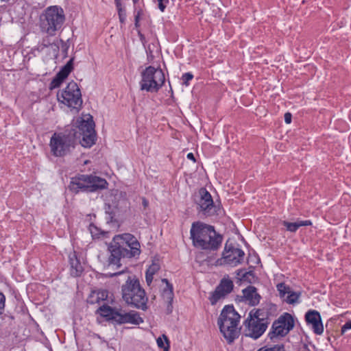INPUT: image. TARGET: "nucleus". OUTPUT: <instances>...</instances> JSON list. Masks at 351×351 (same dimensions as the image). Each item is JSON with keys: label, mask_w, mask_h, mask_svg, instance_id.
<instances>
[{"label": "nucleus", "mask_w": 351, "mask_h": 351, "mask_svg": "<svg viewBox=\"0 0 351 351\" xmlns=\"http://www.w3.org/2000/svg\"><path fill=\"white\" fill-rule=\"evenodd\" d=\"M118 317V324H125V323H131L133 324H139L143 322V319L140 317L139 314L134 311H131L129 313H122L121 312L120 315H117V318Z\"/></svg>", "instance_id": "obj_21"}, {"label": "nucleus", "mask_w": 351, "mask_h": 351, "mask_svg": "<svg viewBox=\"0 0 351 351\" xmlns=\"http://www.w3.org/2000/svg\"><path fill=\"white\" fill-rule=\"evenodd\" d=\"M108 292L106 290L93 291L88 297L87 302L90 304H99L107 300Z\"/></svg>", "instance_id": "obj_25"}, {"label": "nucleus", "mask_w": 351, "mask_h": 351, "mask_svg": "<svg viewBox=\"0 0 351 351\" xmlns=\"http://www.w3.org/2000/svg\"><path fill=\"white\" fill-rule=\"evenodd\" d=\"M282 224L286 227L288 231L291 232H295L300 227L311 226L312 222L310 220L298 221L295 222L283 221Z\"/></svg>", "instance_id": "obj_26"}, {"label": "nucleus", "mask_w": 351, "mask_h": 351, "mask_svg": "<svg viewBox=\"0 0 351 351\" xmlns=\"http://www.w3.org/2000/svg\"><path fill=\"white\" fill-rule=\"evenodd\" d=\"M121 294L128 305L143 311L147 309L148 298L135 276H128L125 284L121 287Z\"/></svg>", "instance_id": "obj_3"}, {"label": "nucleus", "mask_w": 351, "mask_h": 351, "mask_svg": "<svg viewBox=\"0 0 351 351\" xmlns=\"http://www.w3.org/2000/svg\"><path fill=\"white\" fill-rule=\"evenodd\" d=\"M193 77V75L191 73H186L183 74L182 77V80H183V82L186 84H187V82L190 80H191Z\"/></svg>", "instance_id": "obj_32"}, {"label": "nucleus", "mask_w": 351, "mask_h": 351, "mask_svg": "<svg viewBox=\"0 0 351 351\" xmlns=\"http://www.w3.org/2000/svg\"><path fill=\"white\" fill-rule=\"evenodd\" d=\"M142 204L145 208H146L149 205V202L145 197L142 199Z\"/></svg>", "instance_id": "obj_40"}, {"label": "nucleus", "mask_w": 351, "mask_h": 351, "mask_svg": "<svg viewBox=\"0 0 351 351\" xmlns=\"http://www.w3.org/2000/svg\"><path fill=\"white\" fill-rule=\"evenodd\" d=\"M306 322L311 326L316 335H321L324 331V327L320 314L315 310L309 311L305 315Z\"/></svg>", "instance_id": "obj_19"}, {"label": "nucleus", "mask_w": 351, "mask_h": 351, "mask_svg": "<svg viewBox=\"0 0 351 351\" xmlns=\"http://www.w3.org/2000/svg\"><path fill=\"white\" fill-rule=\"evenodd\" d=\"M240 318L232 305H226L217 319L219 330L228 344L233 343L241 334V328L238 327Z\"/></svg>", "instance_id": "obj_2"}, {"label": "nucleus", "mask_w": 351, "mask_h": 351, "mask_svg": "<svg viewBox=\"0 0 351 351\" xmlns=\"http://www.w3.org/2000/svg\"><path fill=\"white\" fill-rule=\"evenodd\" d=\"M293 327V317L291 314L285 313L273 323L269 336L271 339L277 337H285Z\"/></svg>", "instance_id": "obj_11"}, {"label": "nucleus", "mask_w": 351, "mask_h": 351, "mask_svg": "<svg viewBox=\"0 0 351 351\" xmlns=\"http://www.w3.org/2000/svg\"><path fill=\"white\" fill-rule=\"evenodd\" d=\"M277 289L279 292L280 297L283 300L285 295L289 292L291 288L285 283H280L277 285Z\"/></svg>", "instance_id": "obj_30"}, {"label": "nucleus", "mask_w": 351, "mask_h": 351, "mask_svg": "<svg viewBox=\"0 0 351 351\" xmlns=\"http://www.w3.org/2000/svg\"><path fill=\"white\" fill-rule=\"evenodd\" d=\"M141 10L138 11L137 13L134 16V25L136 27H139V20H140V16H141Z\"/></svg>", "instance_id": "obj_35"}, {"label": "nucleus", "mask_w": 351, "mask_h": 351, "mask_svg": "<svg viewBox=\"0 0 351 351\" xmlns=\"http://www.w3.org/2000/svg\"><path fill=\"white\" fill-rule=\"evenodd\" d=\"M160 269V265L157 263H153L146 271L145 278L148 285L152 283L154 275Z\"/></svg>", "instance_id": "obj_27"}, {"label": "nucleus", "mask_w": 351, "mask_h": 351, "mask_svg": "<svg viewBox=\"0 0 351 351\" xmlns=\"http://www.w3.org/2000/svg\"><path fill=\"white\" fill-rule=\"evenodd\" d=\"M292 115L290 112H286L285 114V121L286 123H290L291 122Z\"/></svg>", "instance_id": "obj_37"}, {"label": "nucleus", "mask_w": 351, "mask_h": 351, "mask_svg": "<svg viewBox=\"0 0 351 351\" xmlns=\"http://www.w3.org/2000/svg\"><path fill=\"white\" fill-rule=\"evenodd\" d=\"M123 273H125V269H123L122 271H119V272H116V273L112 274L111 276H117V275H119V274H121Z\"/></svg>", "instance_id": "obj_43"}, {"label": "nucleus", "mask_w": 351, "mask_h": 351, "mask_svg": "<svg viewBox=\"0 0 351 351\" xmlns=\"http://www.w3.org/2000/svg\"><path fill=\"white\" fill-rule=\"evenodd\" d=\"M77 132L73 128H66L63 132H55L50 139L51 154L62 157L71 152L76 144Z\"/></svg>", "instance_id": "obj_5"}, {"label": "nucleus", "mask_w": 351, "mask_h": 351, "mask_svg": "<svg viewBox=\"0 0 351 351\" xmlns=\"http://www.w3.org/2000/svg\"><path fill=\"white\" fill-rule=\"evenodd\" d=\"M244 256L245 252L238 247V245L226 242L223 252V263L235 267L243 263Z\"/></svg>", "instance_id": "obj_14"}, {"label": "nucleus", "mask_w": 351, "mask_h": 351, "mask_svg": "<svg viewBox=\"0 0 351 351\" xmlns=\"http://www.w3.org/2000/svg\"><path fill=\"white\" fill-rule=\"evenodd\" d=\"M162 282L166 284V287L162 290V297L168 303L167 312L170 313L172 311V302L173 299V286L166 278L162 279Z\"/></svg>", "instance_id": "obj_22"}, {"label": "nucleus", "mask_w": 351, "mask_h": 351, "mask_svg": "<svg viewBox=\"0 0 351 351\" xmlns=\"http://www.w3.org/2000/svg\"><path fill=\"white\" fill-rule=\"evenodd\" d=\"M138 36H139L140 40L142 41L143 43H144V42H145V36L139 31H138Z\"/></svg>", "instance_id": "obj_42"}, {"label": "nucleus", "mask_w": 351, "mask_h": 351, "mask_svg": "<svg viewBox=\"0 0 351 351\" xmlns=\"http://www.w3.org/2000/svg\"><path fill=\"white\" fill-rule=\"evenodd\" d=\"M51 45V43L50 40L48 36H47L43 39L42 43H41V46H43V47H47Z\"/></svg>", "instance_id": "obj_34"}, {"label": "nucleus", "mask_w": 351, "mask_h": 351, "mask_svg": "<svg viewBox=\"0 0 351 351\" xmlns=\"http://www.w3.org/2000/svg\"><path fill=\"white\" fill-rule=\"evenodd\" d=\"M351 329V320L348 321L342 327H341V334L346 332L348 330Z\"/></svg>", "instance_id": "obj_33"}, {"label": "nucleus", "mask_w": 351, "mask_h": 351, "mask_svg": "<svg viewBox=\"0 0 351 351\" xmlns=\"http://www.w3.org/2000/svg\"><path fill=\"white\" fill-rule=\"evenodd\" d=\"M76 129L77 132V139L82 136L80 140L81 145L84 147H90L95 143V123L93 117L88 114H84L79 117L76 121V126H70Z\"/></svg>", "instance_id": "obj_8"}, {"label": "nucleus", "mask_w": 351, "mask_h": 351, "mask_svg": "<svg viewBox=\"0 0 351 351\" xmlns=\"http://www.w3.org/2000/svg\"><path fill=\"white\" fill-rule=\"evenodd\" d=\"M233 287V282L230 278H223L209 298L211 304L215 305L221 298L231 293Z\"/></svg>", "instance_id": "obj_16"}, {"label": "nucleus", "mask_w": 351, "mask_h": 351, "mask_svg": "<svg viewBox=\"0 0 351 351\" xmlns=\"http://www.w3.org/2000/svg\"><path fill=\"white\" fill-rule=\"evenodd\" d=\"M59 102L69 108L79 110L82 105L80 89L76 82L71 81L66 86L57 94Z\"/></svg>", "instance_id": "obj_10"}, {"label": "nucleus", "mask_w": 351, "mask_h": 351, "mask_svg": "<svg viewBox=\"0 0 351 351\" xmlns=\"http://www.w3.org/2000/svg\"><path fill=\"white\" fill-rule=\"evenodd\" d=\"M115 4L118 11H123V9L122 8L121 1H116Z\"/></svg>", "instance_id": "obj_39"}, {"label": "nucleus", "mask_w": 351, "mask_h": 351, "mask_svg": "<svg viewBox=\"0 0 351 351\" xmlns=\"http://www.w3.org/2000/svg\"><path fill=\"white\" fill-rule=\"evenodd\" d=\"M118 14H119L120 21L121 23H123L125 19V14L124 10H123V11H118Z\"/></svg>", "instance_id": "obj_38"}, {"label": "nucleus", "mask_w": 351, "mask_h": 351, "mask_svg": "<svg viewBox=\"0 0 351 351\" xmlns=\"http://www.w3.org/2000/svg\"><path fill=\"white\" fill-rule=\"evenodd\" d=\"M108 183L104 178L93 175H79L71 178L69 188L77 193L80 191L93 193L108 187Z\"/></svg>", "instance_id": "obj_6"}, {"label": "nucleus", "mask_w": 351, "mask_h": 351, "mask_svg": "<svg viewBox=\"0 0 351 351\" xmlns=\"http://www.w3.org/2000/svg\"><path fill=\"white\" fill-rule=\"evenodd\" d=\"M132 1H133V2H134V3H136L138 1V0H132Z\"/></svg>", "instance_id": "obj_44"}, {"label": "nucleus", "mask_w": 351, "mask_h": 351, "mask_svg": "<svg viewBox=\"0 0 351 351\" xmlns=\"http://www.w3.org/2000/svg\"><path fill=\"white\" fill-rule=\"evenodd\" d=\"M190 238L194 247L204 250H217L222 243V236L214 226L202 221H195L190 230Z\"/></svg>", "instance_id": "obj_1"}, {"label": "nucleus", "mask_w": 351, "mask_h": 351, "mask_svg": "<svg viewBox=\"0 0 351 351\" xmlns=\"http://www.w3.org/2000/svg\"><path fill=\"white\" fill-rule=\"evenodd\" d=\"M156 343L160 348H163V351H169L170 342L167 336L162 335L156 339Z\"/></svg>", "instance_id": "obj_28"}, {"label": "nucleus", "mask_w": 351, "mask_h": 351, "mask_svg": "<svg viewBox=\"0 0 351 351\" xmlns=\"http://www.w3.org/2000/svg\"><path fill=\"white\" fill-rule=\"evenodd\" d=\"M114 241L125 250L126 258L138 256L141 254V245L136 238L132 234L125 233L114 237Z\"/></svg>", "instance_id": "obj_12"}, {"label": "nucleus", "mask_w": 351, "mask_h": 351, "mask_svg": "<svg viewBox=\"0 0 351 351\" xmlns=\"http://www.w3.org/2000/svg\"><path fill=\"white\" fill-rule=\"evenodd\" d=\"M287 295H285V299H283V301L286 302L287 303L294 304L299 302L298 300L300 296V292H294L291 289Z\"/></svg>", "instance_id": "obj_29"}, {"label": "nucleus", "mask_w": 351, "mask_h": 351, "mask_svg": "<svg viewBox=\"0 0 351 351\" xmlns=\"http://www.w3.org/2000/svg\"><path fill=\"white\" fill-rule=\"evenodd\" d=\"M39 21L41 32L49 36H53L62 29L64 23V10L57 5L49 6L40 15Z\"/></svg>", "instance_id": "obj_4"}, {"label": "nucleus", "mask_w": 351, "mask_h": 351, "mask_svg": "<svg viewBox=\"0 0 351 351\" xmlns=\"http://www.w3.org/2000/svg\"><path fill=\"white\" fill-rule=\"evenodd\" d=\"M108 251L110 253L108 258L109 265H117V267H119L121 265L120 263L121 259L126 257V250L119 243H117L113 238L112 241L108 245Z\"/></svg>", "instance_id": "obj_17"}, {"label": "nucleus", "mask_w": 351, "mask_h": 351, "mask_svg": "<svg viewBox=\"0 0 351 351\" xmlns=\"http://www.w3.org/2000/svg\"><path fill=\"white\" fill-rule=\"evenodd\" d=\"M71 265V273L73 276H80L83 271V267L76 256L75 252L71 253L69 256Z\"/></svg>", "instance_id": "obj_24"}, {"label": "nucleus", "mask_w": 351, "mask_h": 351, "mask_svg": "<svg viewBox=\"0 0 351 351\" xmlns=\"http://www.w3.org/2000/svg\"><path fill=\"white\" fill-rule=\"evenodd\" d=\"M199 199L197 202V210L206 217H210L217 214V208L214 204L210 193L204 188L199 191Z\"/></svg>", "instance_id": "obj_15"}, {"label": "nucleus", "mask_w": 351, "mask_h": 351, "mask_svg": "<svg viewBox=\"0 0 351 351\" xmlns=\"http://www.w3.org/2000/svg\"><path fill=\"white\" fill-rule=\"evenodd\" d=\"M187 158H188L189 159H190V160H193V161H195V157H194V155H193L192 153H189V154H187Z\"/></svg>", "instance_id": "obj_41"}, {"label": "nucleus", "mask_w": 351, "mask_h": 351, "mask_svg": "<svg viewBox=\"0 0 351 351\" xmlns=\"http://www.w3.org/2000/svg\"><path fill=\"white\" fill-rule=\"evenodd\" d=\"M73 60L74 58H71L69 60V62L56 75V76L50 83V89L58 88L60 86V84L63 82V81L68 77V75L73 69Z\"/></svg>", "instance_id": "obj_18"}, {"label": "nucleus", "mask_w": 351, "mask_h": 351, "mask_svg": "<svg viewBox=\"0 0 351 351\" xmlns=\"http://www.w3.org/2000/svg\"><path fill=\"white\" fill-rule=\"evenodd\" d=\"M244 301L251 306L257 305L261 300V295L257 289L253 286H248L243 290Z\"/></svg>", "instance_id": "obj_20"}, {"label": "nucleus", "mask_w": 351, "mask_h": 351, "mask_svg": "<svg viewBox=\"0 0 351 351\" xmlns=\"http://www.w3.org/2000/svg\"><path fill=\"white\" fill-rule=\"evenodd\" d=\"M157 1L158 2V8L161 12H164L167 4L169 3V0H157Z\"/></svg>", "instance_id": "obj_31"}, {"label": "nucleus", "mask_w": 351, "mask_h": 351, "mask_svg": "<svg viewBox=\"0 0 351 351\" xmlns=\"http://www.w3.org/2000/svg\"><path fill=\"white\" fill-rule=\"evenodd\" d=\"M97 312L100 314L101 316L106 317L108 320H112L118 324V317L117 318V315H120L121 311L116 310L108 305H102L101 306Z\"/></svg>", "instance_id": "obj_23"}, {"label": "nucleus", "mask_w": 351, "mask_h": 351, "mask_svg": "<svg viewBox=\"0 0 351 351\" xmlns=\"http://www.w3.org/2000/svg\"><path fill=\"white\" fill-rule=\"evenodd\" d=\"M5 298V295L0 292V310L4 308Z\"/></svg>", "instance_id": "obj_36"}, {"label": "nucleus", "mask_w": 351, "mask_h": 351, "mask_svg": "<svg viewBox=\"0 0 351 351\" xmlns=\"http://www.w3.org/2000/svg\"><path fill=\"white\" fill-rule=\"evenodd\" d=\"M114 241L125 250L126 258L138 256L141 254V245L136 238L132 234L125 233L114 237Z\"/></svg>", "instance_id": "obj_13"}, {"label": "nucleus", "mask_w": 351, "mask_h": 351, "mask_svg": "<svg viewBox=\"0 0 351 351\" xmlns=\"http://www.w3.org/2000/svg\"><path fill=\"white\" fill-rule=\"evenodd\" d=\"M165 80V74L162 69L149 66L141 73V90L156 93L163 86Z\"/></svg>", "instance_id": "obj_9"}, {"label": "nucleus", "mask_w": 351, "mask_h": 351, "mask_svg": "<svg viewBox=\"0 0 351 351\" xmlns=\"http://www.w3.org/2000/svg\"><path fill=\"white\" fill-rule=\"evenodd\" d=\"M268 324V319L265 317L263 310L254 309L251 311L244 322L246 328V336L257 339L265 332Z\"/></svg>", "instance_id": "obj_7"}]
</instances>
